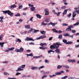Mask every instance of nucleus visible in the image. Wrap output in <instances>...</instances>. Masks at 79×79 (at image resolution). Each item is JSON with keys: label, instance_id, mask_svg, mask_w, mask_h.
Segmentation results:
<instances>
[{"label": "nucleus", "instance_id": "1", "mask_svg": "<svg viewBox=\"0 0 79 79\" xmlns=\"http://www.w3.org/2000/svg\"><path fill=\"white\" fill-rule=\"evenodd\" d=\"M56 44H54L53 45H51L50 46V48L51 49H57L60 47V45H61V44H60V42H57Z\"/></svg>", "mask_w": 79, "mask_h": 79}, {"label": "nucleus", "instance_id": "2", "mask_svg": "<svg viewBox=\"0 0 79 79\" xmlns=\"http://www.w3.org/2000/svg\"><path fill=\"white\" fill-rule=\"evenodd\" d=\"M15 52H24V49L23 48H21L20 49H16L15 51Z\"/></svg>", "mask_w": 79, "mask_h": 79}, {"label": "nucleus", "instance_id": "3", "mask_svg": "<svg viewBox=\"0 0 79 79\" xmlns=\"http://www.w3.org/2000/svg\"><path fill=\"white\" fill-rule=\"evenodd\" d=\"M14 49H15V48L13 47L10 48H8V49L5 50V52H10V51H12V50H13Z\"/></svg>", "mask_w": 79, "mask_h": 79}, {"label": "nucleus", "instance_id": "4", "mask_svg": "<svg viewBox=\"0 0 79 79\" xmlns=\"http://www.w3.org/2000/svg\"><path fill=\"white\" fill-rule=\"evenodd\" d=\"M26 41H34V40L32 38L27 37L25 39Z\"/></svg>", "mask_w": 79, "mask_h": 79}, {"label": "nucleus", "instance_id": "5", "mask_svg": "<svg viewBox=\"0 0 79 79\" xmlns=\"http://www.w3.org/2000/svg\"><path fill=\"white\" fill-rule=\"evenodd\" d=\"M34 31V32H35H35H39V30H35L32 28H31L30 29V30L28 31V33H30V32H31V31Z\"/></svg>", "mask_w": 79, "mask_h": 79}, {"label": "nucleus", "instance_id": "6", "mask_svg": "<svg viewBox=\"0 0 79 79\" xmlns=\"http://www.w3.org/2000/svg\"><path fill=\"white\" fill-rule=\"evenodd\" d=\"M7 14L8 15H10V16H13V13L11 12L10 10H7Z\"/></svg>", "mask_w": 79, "mask_h": 79}, {"label": "nucleus", "instance_id": "7", "mask_svg": "<svg viewBox=\"0 0 79 79\" xmlns=\"http://www.w3.org/2000/svg\"><path fill=\"white\" fill-rule=\"evenodd\" d=\"M15 7H16V5L14 4L13 5H12L11 6H10L9 7V9H11V8H15Z\"/></svg>", "mask_w": 79, "mask_h": 79}, {"label": "nucleus", "instance_id": "8", "mask_svg": "<svg viewBox=\"0 0 79 79\" xmlns=\"http://www.w3.org/2000/svg\"><path fill=\"white\" fill-rule=\"evenodd\" d=\"M22 68L21 67H19L17 69V70H16V71L17 72H18V71H23V69H21Z\"/></svg>", "mask_w": 79, "mask_h": 79}, {"label": "nucleus", "instance_id": "9", "mask_svg": "<svg viewBox=\"0 0 79 79\" xmlns=\"http://www.w3.org/2000/svg\"><path fill=\"white\" fill-rule=\"evenodd\" d=\"M5 44V42H0V45H1L0 47L1 48H3V45H4Z\"/></svg>", "mask_w": 79, "mask_h": 79}, {"label": "nucleus", "instance_id": "10", "mask_svg": "<svg viewBox=\"0 0 79 79\" xmlns=\"http://www.w3.org/2000/svg\"><path fill=\"white\" fill-rule=\"evenodd\" d=\"M67 11H68V9H65L63 12V15L64 16L65 15H66L67 13Z\"/></svg>", "mask_w": 79, "mask_h": 79}, {"label": "nucleus", "instance_id": "11", "mask_svg": "<svg viewBox=\"0 0 79 79\" xmlns=\"http://www.w3.org/2000/svg\"><path fill=\"white\" fill-rule=\"evenodd\" d=\"M25 28L27 29H31V27L30 26V25H25Z\"/></svg>", "mask_w": 79, "mask_h": 79}, {"label": "nucleus", "instance_id": "12", "mask_svg": "<svg viewBox=\"0 0 79 79\" xmlns=\"http://www.w3.org/2000/svg\"><path fill=\"white\" fill-rule=\"evenodd\" d=\"M26 55H27V56H31V57H32V56H34V55H33V54H32V53H31L29 54H26Z\"/></svg>", "mask_w": 79, "mask_h": 79}, {"label": "nucleus", "instance_id": "13", "mask_svg": "<svg viewBox=\"0 0 79 79\" xmlns=\"http://www.w3.org/2000/svg\"><path fill=\"white\" fill-rule=\"evenodd\" d=\"M71 30H72L71 28L69 27H68V28L66 29V31H71Z\"/></svg>", "mask_w": 79, "mask_h": 79}, {"label": "nucleus", "instance_id": "14", "mask_svg": "<svg viewBox=\"0 0 79 79\" xmlns=\"http://www.w3.org/2000/svg\"><path fill=\"white\" fill-rule=\"evenodd\" d=\"M35 7H32L31 8V10L32 11H35Z\"/></svg>", "mask_w": 79, "mask_h": 79}, {"label": "nucleus", "instance_id": "15", "mask_svg": "<svg viewBox=\"0 0 79 79\" xmlns=\"http://www.w3.org/2000/svg\"><path fill=\"white\" fill-rule=\"evenodd\" d=\"M64 36L65 37H69L70 36V35L68 33H67L66 34H64Z\"/></svg>", "mask_w": 79, "mask_h": 79}, {"label": "nucleus", "instance_id": "16", "mask_svg": "<svg viewBox=\"0 0 79 79\" xmlns=\"http://www.w3.org/2000/svg\"><path fill=\"white\" fill-rule=\"evenodd\" d=\"M36 16L37 17V18H39V19H41V18L42 17V16L38 14H36Z\"/></svg>", "mask_w": 79, "mask_h": 79}, {"label": "nucleus", "instance_id": "17", "mask_svg": "<svg viewBox=\"0 0 79 79\" xmlns=\"http://www.w3.org/2000/svg\"><path fill=\"white\" fill-rule=\"evenodd\" d=\"M55 52H56V53H58V54H59V53H60V49H56L55 51Z\"/></svg>", "mask_w": 79, "mask_h": 79}, {"label": "nucleus", "instance_id": "18", "mask_svg": "<svg viewBox=\"0 0 79 79\" xmlns=\"http://www.w3.org/2000/svg\"><path fill=\"white\" fill-rule=\"evenodd\" d=\"M52 30L53 32H55V33H58V31H56V30L55 28L52 29Z\"/></svg>", "mask_w": 79, "mask_h": 79}, {"label": "nucleus", "instance_id": "19", "mask_svg": "<svg viewBox=\"0 0 79 79\" xmlns=\"http://www.w3.org/2000/svg\"><path fill=\"white\" fill-rule=\"evenodd\" d=\"M73 43V42L72 41H69L66 43V45H68V44H72Z\"/></svg>", "mask_w": 79, "mask_h": 79}, {"label": "nucleus", "instance_id": "20", "mask_svg": "<svg viewBox=\"0 0 79 79\" xmlns=\"http://www.w3.org/2000/svg\"><path fill=\"white\" fill-rule=\"evenodd\" d=\"M50 24H51L52 26H55V23H53L52 22H50V23H48L49 25H50Z\"/></svg>", "mask_w": 79, "mask_h": 79}, {"label": "nucleus", "instance_id": "21", "mask_svg": "<svg viewBox=\"0 0 79 79\" xmlns=\"http://www.w3.org/2000/svg\"><path fill=\"white\" fill-rule=\"evenodd\" d=\"M2 12H3L4 15H6L7 13V10L2 11Z\"/></svg>", "mask_w": 79, "mask_h": 79}, {"label": "nucleus", "instance_id": "22", "mask_svg": "<svg viewBox=\"0 0 79 79\" xmlns=\"http://www.w3.org/2000/svg\"><path fill=\"white\" fill-rule=\"evenodd\" d=\"M50 52H53V53H55V51H53V50H50L48 51V53H50Z\"/></svg>", "mask_w": 79, "mask_h": 79}, {"label": "nucleus", "instance_id": "23", "mask_svg": "<svg viewBox=\"0 0 79 79\" xmlns=\"http://www.w3.org/2000/svg\"><path fill=\"white\" fill-rule=\"evenodd\" d=\"M78 24H79V21H78L77 23L75 24H73V26H77Z\"/></svg>", "mask_w": 79, "mask_h": 79}, {"label": "nucleus", "instance_id": "24", "mask_svg": "<svg viewBox=\"0 0 79 79\" xmlns=\"http://www.w3.org/2000/svg\"><path fill=\"white\" fill-rule=\"evenodd\" d=\"M45 22H46L47 23H48V22H50V19H46L45 20Z\"/></svg>", "mask_w": 79, "mask_h": 79}, {"label": "nucleus", "instance_id": "25", "mask_svg": "<svg viewBox=\"0 0 79 79\" xmlns=\"http://www.w3.org/2000/svg\"><path fill=\"white\" fill-rule=\"evenodd\" d=\"M63 42H64V43L66 45V43H67L68 42H67V40H66L65 39H64V40H62Z\"/></svg>", "mask_w": 79, "mask_h": 79}, {"label": "nucleus", "instance_id": "26", "mask_svg": "<svg viewBox=\"0 0 79 79\" xmlns=\"http://www.w3.org/2000/svg\"><path fill=\"white\" fill-rule=\"evenodd\" d=\"M59 39H61L62 38H63V35H59L58 37Z\"/></svg>", "mask_w": 79, "mask_h": 79}, {"label": "nucleus", "instance_id": "27", "mask_svg": "<svg viewBox=\"0 0 79 79\" xmlns=\"http://www.w3.org/2000/svg\"><path fill=\"white\" fill-rule=\"evenodd\" d=\"M37 69V67H33L31 68V69L34 70V69Z\"/></svg>", "mask_w": 79, "mask_h": 79}, {"label": "nucleus", "instance_id": "28", "mask_svg": "<svg viewBox=\"0 0 79 79\" xmlns=\"http://www.w3.org/2000/svg\"><path fill=\"white\" fill-rule=\"evenodd\" d=\"M40 37L41 39H44V38H46V35H41Z\"/></svg>", "mask_w": 79, "mask_h": 79}, {"label": "nucleus", "instance_id": "29", "mask_svg": "<svg viewBox=\"0 0 79 79\" xmlns=\"http://www.w3.org/2000/svg\"><path fill=\"white\" fill-rule=\"evenodd\" d=\"M41 34L44 35H45V31H42L41 32Z\"/></svg>", "mask_w": 79, "mask_h": 79}, {"label": "nucleus", "instance_id": "30", "mask_svg": "<svg viewBox=\"0 0 79 79\" xmlns=\"http://www.w3.org/2000/svg\"><path fill=\"white\" fill-rule=\"evenodd\" d=\"M62 26H68V25L66 23H63Z\"/></svg>", "mask_w": 79, "mask_h": 79}, {"label": "nucleus", "instance_id": "31", "mask_svg": "<svg viewBox=\"0 0 79 79\" xmlns=\"http://www.w3.org/2000/svg\"><path fill=\"white\" fill-rule=\"evenodd\" d=\"M56 75H61V73L60 72H56L55 73Z\"/></svg>", "mask_w": 79, "mask_h": 79}, {"label": "nucleus", "instance_id": "32", "mask_svg": "<svg viewBox=\"0 0 79 79\" xmlns=\"http://www.w3.org/2000/svg\"><path fill=\"white\" fill-rule=\"evenodd\" d=\"M62 68V66L60 65H59L57 67V69H60V68Z\"/></svg>", "mask_w": 79, "mask_h": 79}, {"label": "nucleus", "instance_id": "33", "mask_svg": "<svg viewBox=\"0 0 79 79\" xmlns=\"http://www.w3.org/2000/svg\"><path fill=\"white\" fill-rule=\"evenodd\" d=\"M76 16V14H73L72 15L73 18H75V16Z\"/></svg>", "mask_w": 79, "mask_h": 79}, {"label": "nucleus", "instance_id": "34", "mask_svg": "<svg viewBox=\"0 0 79 79\" xmlns=\"http://www.w3.org/2000/svg\"><path fill=\"white\" fill-rule=\"evenodd\" d=\"M25 66H26V65H22L21 66H20V67L22 68H25Z\"/></svg>", "mask_w": 79, "mask_h": 79}, {"label": "nucleus", "instance_id": "35", "mask_svg": "<svg viewBox=\"0 0 79 79\" xmlns=\"http://www.w3.org/2000/svg\"><path fill=\"white\" fill-rule=\"evenodd\" d=\"M17 40L18 42H19L20 43L21 42V40L20 39L18 38L17 39Z\"/></svg>", "mask_w": 79, "mask_h": 79}, {"label": "nucleus", "instance_id": "36", "mask_svg": "<svg viewBox=\"0 0 79 79\" xmlns=\"http://www.w3.org/2000/svg\"><path fill=\"white\" fill-rule=\"evenodd\" d=\"M42 25H44V26H46V25H47V23H44V22H43L42 23Z\"/></svg>", "mask_w": 79, "mask_h": 79}, {"label": "nucleus", "instance_id": "37", "mask_svg": "<svg viewBox=\"0 0 79 79\" xmlns=\"http://www.w3.org/2000/svg\"><path fill=\"white\" fill-rule=\"evenodd\" d=\"M2 37H3V35H1L0 36V40H2Z\"/></svg>", "mask_w": 79, "mask_h": 79}, {"label": "nucleus", "instance_id": "38", "mask_svg": "<svg viewBox=\"0 0 79 79\" xmlns=\"http://www.w3.org/2000/svg\"><path fill=\"white\" fill-rule=\"evenodd\" d=\"M19 9H22L23 8V5L19 6Z\"/></svg>", "mask_w": 79, "mask_h": 79}, {"label": "nucleus", "instance_id": "39", "mask_svg": "<svg viewBox=\"0 0 79 79\" xmlns=\"http://www.w3.org/2000/svg\"><path fill=\"white\" fill-rule=\"evenodd\" d=\"M64 67H65V68L68 69L69 68V67L68 66L63 65Z\"/></svg>", "mask_w": 79, "mask_h": 79}, {"label": "nucleus", "instance_id": "40", "mask_svg": "<svg viewBox=\"0 0 79 79\" xmlns=\"http://www.w3.org/2000/svg\"><path fill=\"white\" fill-rule=\"evenodd\" d=\"M56 75H50L49 77H51V78H52L53 77H54V76H56Z\"/></svg>", "mask_w": 79, "mask_h": 79}, {"label": "nucleus", "instance_id": "41", "mask_svg": "<svg viewBox=\"0 0 79 79\" xmlns=\"http://www.w3.org/2000/svg\"><path fill=\"white\" fill-rule=\"evenodd\" d=\"M67 77H68V76H65L64 77H62V79H66V78H67Z\"/></svg>", "mask_w": 79, "mask_h": 79}, {"label": "nucleus", "instance_id": "42", "mask_svg": "<svg viewBox=\"0 0 79 79\" xmlns=\"http://www.w3.org/2000/svg\"><path fill=\"white\" fill-rule=\"evenodd\" d=\"M20 14L18 13L17 14L15 15V16H20Z\"/></svg>", "mask_w": 79, "mask_h": 79}, {"label": "nucleus", "instance_id": "43", "mask_svg": "<svg viewBox=\"0 0 79 79\" xmlns=\"http://www.w3.org/2000/svg\"><path fill=\"white\" fill-rule=\"evenodd\" d=\"M28 5H29V7H32L34 6V5L31 4H28Z\"/></svg>", "mask_w": 79, "mask_h": 79}, {"label": "nucleus", "instance_id": "44", "mask_svg": "<svg viewBox=\"0 0 79 79\" xmlns=\"http://www.w3.org/2000/svg\"><path fill=\"white\" fill-rule=\"evenodd\" d=\"M49 12H46L45 13V15H48Z\"/></svg>", "mask_w": 79, "mask_h": 79}, {"label": "nucleus", "instance_id": "45", "mask_svg": "<svg viewBox=\"0 0 79 79\" xmlns=\"http://www.w3.org/2000/svg\"><path fill=\"white\" fill-rule=\"evenodd\" d=\"M69 27L71 29V28H73V25H70L69 26Z\"/></svg>", "mask_w": 79, "mask_h": 79}, {"label": "nucleus", "instance_id": "46", "mask_svg": "<svg viewBox=\"0 0 79 79\" xmlns=\"http://www.w3.org/2000/svg\"><path fill=\"white\" fill-rule=\"evenodd\" d=\"M72 32L73 34H74V33H76V31H75L74 30H72Z\"/></svg>", "mask_w": 79, "mask_h": 79}, {"label": "nucleus", "instance_id": "47", "mask_svg": "<svg viewBox=\"0 0 79 79\" xmlns=\"http://www.w3.org/2000/svg\"><path fill=\"white\" fill-rule=\"evenodd\" d=\"M33 17H32L30 19L29 21H33V20H32L33 19Z\"/></svg>", "mask_w": 79, "mask_h": 79}, {"label": "nucleus", "instance_id": "48", "mask_svg": "<svg viewBox=\"0 0 79 79\" xmlns=\"http://www.w3.org/2000/svg\"><path fill=\"white\" fill-rule=\"evenodd\" d=\"M44 11L46 12H48V9H44Z\"/></svg>", "mask_w": 79, "mask_h": 79}, {"label": "nucleus", "instance_id": "49", "mask_svg": "<svg viewBox=\"0 0 79 79\" xmlns=\"http://www.w3.org/2000/svg\"><path fill=\"white\" fill-rule=\"evenodd\" d=\"M44 66H41L39 68V69L40 70V69H41V68H44Z\"/></svg>", "mask_w": 79, "mask_h": 79}, {"label": "nucleus", "instance_id": "50", "mask_svg": "<svg viewBox=\"0 0 79 79\" xmlns=\"http://www.w3.org/2000/svg\"><path fill=\"white\" fill-rule=\"evenodd\" d=\"M30 45H34V43L31 42V43H29Z\"/></svg>", "mask_w": 79, "mask_h": 79}, {"label": "nucleus", "instance_id": "51", "mask_svg": "<svg viewBox=\"0 0 79 79\" xmlns=\"http://www.w3.org/2000/svg\"><path fill=\"white\" fill-rule=\"evenodd\" d=\"M61 8L62 9H64H64L66 8V6H63V7H62Z\"/></svg>", "mask_w": 79, "mask_h": 79}, {"label": "nucleus", "instance_id": "52", "mask_svg": "<svg viewBox=\"0 0 79 79\" xmlns=\"http://www.w3.org/2000/svg\"><path fill=\"white\" fill-rule=\"evenodd\" d=\"M47 75H44L42 77V79H44V77H47Z\"/></svg>", "mask_w": 79, "mask_h": 79}, {"label": "nucleus", "instance_id": "53", "mask_svg": "<svg viewBox=\"0 0 79 79\" xmlns=\"http://www.w3.org/2000/svg\"><path fill=\"white\" fill-rule=\"evenodd\" d=\"M52 39H53V37H51L48 40H52Z\"/></svg>", "mask_w": 79, "mask_h": 79}, {"label": "nucleus", "instance_id": "54", "mask_svg": "<svg viewBox=\"0 0 79 79\" xmlns=\"http://www.w3.org/2000/svg\"><path fill=\"white\" fill-rule=\"evenodd\" d=\"M71 16V14L70 13L68 15V18H70V16Z\"/></svg>", "mask_w": 79, "mask_h": 79}, {"label": "nucleus", "instance_id": "55", "mask_svg": "<svg viewBox=\"0 0 79 79\" xmlns=\"http://www.w3.org/2000/svg\"><path fill=\"white\" fill-rule=\"evenodd\" d=\"M45 63H49V61L47 60H45Z\"/></svg>", "mask_w": 79, "mask_h": 79}, {"label": "nucleus", "instance_id": "56", "mask_svg": "<svg viewBox=\"0 0 79 79\" xmlns=\"http://www.w3.org/2000/svg\"><path fill=\"white\" fill-rule=\"evenodd\" d=\"M31 52V51L30 50H28L27 51V52H28V53H30Z\"/></svg>", "mask_w": 79, "mask_h": 79}, {"label": "nucleus", "instance_id": "57", "mask_svg": "<svg viewBox=\"0 0 79 79\" xmlns=\"http://www.w3.org/2000/svg\"><path fill=\"white\" fill-rule=\"evenodd\" d=\"M71 62H72V63H74V62H76V60H72Z\"/></svg>", "mask_w": 79, "mask_h": 79}, {"label": "nucleus", "instance_id": "58", "mask_svg": "<svg viewBox=\"0 0 79 79\" xmlns=\"http://www.w3.org/2000/svg\"><path fill=\"white\" fill-rule=\"evenodd\" d=\"M19 74H21V73H17L16 74H15L16 76H18Z\"/></svg>", "mask_w": 79, "mask_h": 79}, {"label": "nucleus", "instance_id": "59", "mask_svg": "<svg viewBox=\"0 0 79 79\" xmlns=\"http://www.w3.org/2000/svg\"><path fill=\"white\" fill-rule=\"evenodd\" d=\"M41 37L40 36V37H39L38 38H36V40H40V39H41Z\"/></svg>", "mask_w": 79, "mask_h": 79}, {"label": "nucleus", "instance_id": "60", "mask_svg": "<svg viewBox=\"0 0 79 79\" xmlns=\"http://www.w3.org/2000/svg\"><path fill=\"white\" fill-rule=\"evenodd\" d=\"M47 48L46 47H44L43 46V48H42V50H45V49H46Z\"/></svg>", "mask_w": 79, "mask_h": 79}, {"label": "nucleus", "instance_id": "61", "mask_svg": "<svg viewBox=\"0 0 79 79\" xmlns=\"http://www.w3.org/2000/svg\"><path fill=\"white\" fill-rule=\"evenodd\" d=\"M76 10L74 11L73 12V14H76Z\"/></svg>", "mask_w": 79, "mask_h": 79}, {"label": "nucleus", "instance_id": "62", "mask_svg": "<svg viewBox=\"0 0 79 79\" xmlns=\"http://www.w3.org/2000/svg\"><path fill=\"white\" fill-rule=\"evenodd\" d=\"M76 11L77 14H79V10H76Z\"/></svg>", "mask_w": 79, "mask_h": 79}, {"label": "nucleus", "instance_id": "63", "mask_svg": "<svg viewBox=\"0 0 79 79\" xmlns=\"http://www.w3.org/2000/svg\"><path fill=\"white\" fill-rule=\"evenodd\" d=\"M27 10V7H26L23 9L24 11V10Z\"/></svg>", "mask_w": 79, "mask_h": 79}, {"label": "nucleus", "instance_id": "64", "mask_svg": "<svg viewBox=\"0 0 79 79\" xmlns=\"http://www.w3.org/2000/svg\"><path fill=\"white\" fill-rule=\"evenodd\" d=\"M71 61H72V60H71V59H70V60L69 59V60H68V61L69 62V63L71 62Z\"/></svg>", "mask_w": 79, "mask_h": 79}]
</instances>
